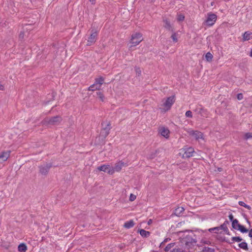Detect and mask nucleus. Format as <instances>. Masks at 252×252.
I'll return each mask as SVG.
<instances>
[{
    "label": "nucleus",
    "mask_w": 252,
    "mask_h": 252,
    "mask_svg": "<svg viewBox=\"0 0 252 252\" xmlns=\"http://www.w3.org/2000/svg\"><path fill=\"white\" fill-rule=\"evenodd\" d=\"M181 243L185 245V249L189 251L192 249V248L196 245V241L193 238V235L184 234L183 238H181Z\"/></svg>",
    "instance_id": "obj_1"
},
{
    "label": "nucleus",
    "mask_w": 252,
    "mask_h": 252,
    "mask_svg": "<svg viewBox=\"0 0 252 252\" xmlns=\"http://www.w3.org/2000/svg\"><path fill=\"white\" fill-rule=\"evenodd\" d=\"M143 40L142 34L140 33H135L131 35V39L128 45L129 50L138 45Z\"/></svg>",
    "instance_id": "obj_2"
},
{
    "label": "nucleus",
    "mask_w": 252,
    "mask_h": 252,
    "mask_svg": "<svg viewBox=\"0 0 252 252\" xmlns=\"http://www.w3.org/2000/svg\"><path fill=\"white\" fill-rule=\"evenodd\" d=\"M62 121V119L59 116H55L52 118H46L42 121L43 125H58Z\"/></svg>",
    "instance_id": "obj_3"
},
{
    "label": "nucleus",
    "mask_w": 252,
    "mask_h": 252,
    "mask_svg": "<svg viewBox=\"0 0 252 252\" xmlns=\"http://www.w3.org/2000/svg\"><path fill=\"white\" fill-rule=\"evenodd\" d=\"M105 123L103 122L102 123V126L103 128H102L100 131V136L103 138H106L108 135L109 134L110 130L111 128V124L110 122H106V125L104 126Z\"/></svg>",
    "instance_id": "obj_4"
},
{
    "label": "nucleus",
    "mask_w": 252,
    "mask_h": 252,
    "mask_svg": "<svg viewBox=\"0 0 252 252\" xmlns=\"http://www.w3.org/2000/svg\"><path fill=\"white\" fill-rule=\"evenodd\" d=\"M216 20L217 15L215 14L209 13L204 24L208 26H212L215 24Z\"/></svg>",
    "instance_id": "obj_5"
},
{
    "label": "nucleus",
    "mask_w": 252,
    "mask_h": 252,
    "mask_svg": "<svg viewBox=\"0 0 252 252\" xmlns=\"http://www.w3.org/2000/svg\"><path fill=\"white\" fill-rule=\"evenodd\" d=\"M97 170L99 171L106 172L110 175L113 174V167L109 164H103L97 167Z\"/></svg>",
    "instance_id": "obj_6"
},
{
    "label": "nucleus",
    "mask_w": 252,
    "mask_h": 252,
    "mask_svg": "<svg viewBox=\"0 0 252 252\" xmlns=\"http://www.w3.org/2000/svg\"><path fill=\"white\" fill-rule=\"evenodd\" d=\"M183 151L184 152L183 155L184 158H189L192 157L193 154L194 152V149L191 147H185L183 148Z\"/></svg>",
    "instance_id": "obj_7"
},
{
    "label": "nucleus",
    "mask_w": 252,
    "mask_h": 252,
    "mask_svg": "<svg viewBox=\"0 0 252 252\" xmlns=\"http://www.w3.org/2000/svg\"><path fill=\"white\" fill-rule=\"evenodd\" d=\"M97 37V32L96 31H92V33L88 38L87 45L91 46L94 44L96 40Z\"/></svg>",
    "instance_id": "obj_8"
},
{
    "label": "nucleus",
    "mask_w": 252,
    "mask_h": 252,
    "mask_svg": "<svg viewBox=\"0 0 252 252\" xmlns=\"http://www.w3.org/2000/svg\"><path fill=\"white\" fill-rule=\"evenodd\" d=\"M52 167L51 163H46L39 167V172L42 175H46L48 173L49 169Z\"/></svg>",
    "instance_id": "obj_9"
},
{
    "label": "nucleus",
    "mask_w": 252,
    "mask_h": 252,
    "mask_svg": "<svg viewBox=\"0 0 252 252\" xmlns=\"http://www.w3.org/2000/svg\"><path fill=\"white\" fill-rule=\"evenodd\" d=\"M189 134L192 136L196 140L199 141L200 139H203V135L202 132L197 130H190Z\"/></svg>",
    "instance_id": "obj_10"
},
{
    "label": "nucleus",
    "mask_w": 252,
    "mask_h": 252,
    "mask_svg": "<svg viewBox=\"0 0 252 252\" xmlns=\"http://www.w3.org/2000/svg\"><path fill=\"white\" fill-rule=\"evenodd\" d=\"M175 101L174 96H170L166 99L163 103V106L166 108V110H169Z\"/></svg>",
    "instance_id": "obj_11"
},
{
    "label": "nucleus",
    "mask_w": 252,
    "mask_h": 252,
    "mask_svg": "<svg viewBox=\"0 0 252 252\" xmlns=\"http://www.w3.org/2000/svg\"><path fill=\"white\" fill-rule=\"evenodd\" d=\"M195 111L198 114L200 115L202 117L207 118L208 117V112L207 110L204 109L201 106H197L195 109Z\"/></svg>",
    "instance_id": "obj_12"
},
{
    "label": "nucleus",
    "mask_w": 252,
    "mask_h": 252,
    "mask_svg": "<svg viewBox=\"0 0 252 252\" xmlns=\"http://www.w3.org/2000/svg\"><path fill=\"white\" fill-rule=\"evenodd\" d=\"M10 151H0V162L6 161L10 156Z\"/></svg>",
    "instance_id": "obj_13"
},
{
    "label": "nucleus",
    "mask_w": 252,
    "mask_h": 252,
    "mask_svg": "<svg viewBox=\"0 0 252 252\" xmlns=\"http://www.w3.org/2000/svg\"><path fill=\"white\" fill-rule=\"evenodd\" d=\"M159 133L164 137L167 139L169 137V130L165 127H160L159 128Z\"/></svg>",
    "instance_id": "obj_14"
},
{
    "label": "nucleus",
    "mask_w": 252,
    "mask_h": 252,
    "mask_svg": "<svg viewBox=\"0 0 252 252\" xmlns=\"http://www.w3.org/2000/svg\"><path fill=\"white\" fill-rule=\"evenodd\" d=\"M125 163L124 162L120 161L116 163L114 167H113V174L115 172H119L122 169V167L124 166Z\"/></svg>",
    "instance_id": "obj_15"
},
{
    "label": "nucleus",
    "mask_w": 252,
    "mask_h": 252,
    "mask_svg": "<svg viewBox=\"0 0 252 252\" xmlns=\"http://www.w3.org/2000/svg\"><path fill=\"white\" fill-rule=\"evenodd\" d=\"M252 32L249 31L245 32L242 35V39L243 41H248L252 38Z\"/></svg>",
    "instance_id": "obj_16"
},
{
    "label": "nucleus",
    "mask_w": 252,
    "mask_h": 252,
    "mask_svg": "<svg viewBox=\"0 0 252 252\" xmlns=\"http://www.w3.org/2000/svg\"><path fill=\"white\" fill-rule=\"evenodd\" d=\"M163 22L164 23V27L167 30L169 31H173L172 27L169 22V21L167 19H164Z\"/></svg>",
    "instance_id": "obj_17"
},
{
    "label": "nucleus",
    "mask_w": 252,
    "mask_h": 252,
    "mask_svg": "<svg viewBox=\"0 0 252 252\" xmlns=\"http://www.w3.org/2000/svg\"><path fill=\"white\" fill-rule=\"evenodd\" d=\"M104 78L102 77H100L95 79L94 83L97 85L98 87H101L102 84L104 83Z\"/></svg>",
    "instance_id": "obj_18"
},
{
    "label": "nucleus",
    "mask_w": 252,
    "mask_h": 252,
    "mask_svg": "<svg viewBox=\"0 0 252 252\" xmlns=\"http://www.w3.org/2000/svg\"><path fill=\"white\" fill-rule=\"evenodd\" d=\"M18 250L20 252H25L27 250V246L24 243H21L18 246Z\"/></svg>",
    "instance_id": "obj_19"
},
{
    "label": "nucleus",
    "mask_w": 252,
    "mask_h": 252,
    "mask_svg": "<svg viewBox=\"0 0 252 252\" xmlns=\"http://www.w3.org/2000/svg\"><path fill=\"white\" fill-rule=\"evenodd\" d=\"M184 210L185 209L183 207H179L175 210L174 214L176 216H180L182 214Z\"/></svg>",
    "instance_id": "obj_20"
},
{
    "label": "nucleus",
    "mask_w": 252,
    "mask_h": 252,
    "mask_svg": "<svg viewBox=\"0 0 252 252\" xmlns=\"http://www.w3.org/2000/svg\"><path fill=\"white\" fill-rule=\"evenodd\" d=\"M134 225V221L133 220H130L129 221H126L124 224V227L126 228H130L132 227Z\"/></svg>",
    "instance_id": "obj_21"
},
{
    "label": "nucleus",
    "mask_w": 252,
    "mask_h": 252,
    "mask_svg": "<svg viewBox=\"0 0 252 252\" xmlns=\"http://www.w3.org/2000/svg\"><path fill=\"white\" fill-rule=\"evenodd\" d=\"M140 234L143 237H148L150 235V233L149 231H146L144 229H140L139 230Z\"/></svg>",
    "instance_id": "obj_22"
},
{
    "label": "nucleus",
    "mask_w": 252,
    "mask_h": 252,
    "mask_svg": "<svg viewBox=\"0 0 252 252\" xmlns=\"http://www.w3.org/2000/svg\"><path fill=\"white\" fill-rule=\"evenodd\" d=\"M100 88H101L100 87H98L97 86V85H96V84H95L94 83V84L92 85L91 86H90L89 87L88 90L91 91H94L95 90H99L100 89Z\"/></svg>",
    "instance_id": "obj_23"
},
{
    "label": "nucleus",
    "mask_w": 252,
    "mask_h": 252,
    "mask_svg": "<svg viewBox=\"0 0 252 252\" xmlns=\"http://www.w3.org/2000/svg\"><path fill=\"white\" fill-rule=\"evenodd\" d=\"M174 245L175 243H172L168 244L164 248V251L166 252L171 251V249L174 247Z\"/></svg>",
    "instance_id": "obj_24"
},
{
    "label": "nucleus",
    "mask_w": 252,
    "mask_h": 252,
    "mask_svg": "<svg viewBox=\"0 0 252 252\" xmlns=\"http://www.w3.org/2000/svg\"><path fill=\"white\" fill-rule=\"evenodd\" d=\"M237 229H238L242 233H246L248 231V230L247 228L241 224L238 225V227Z\"/></svg>",
    "instance_id": "obj_25"
},
{
    "label": "nucleus",
    "mask_w": 252,
    "mask_h": 252,
    "mask_svg": "<svg viewBox=\"0 0 252 252\" xmlns=\"http://www.w3.org/2000/svg\"><path fill=\"white\" fill-rule=\"evenodd\" d=\"M229 223L228 221H225L223 224H222L219 227H220V229L223 230L224 231H228L227 227V224Z\"/></svg>",
    "instance_id": "obj_26"
},
{
    "label": "nucleus",
    "mask_w": 252,
    "mask_h": 252,
    "mask_svg": "<svg viewBox=\"0 0 252 252\" xmlns=\"http://www.w3.org/2000/svg\"><path fill=\"white\" fill-rule=\"evenodd\" d=\"M239 246L241 249L245 250H248V245L247 243L246 242H243L239 244Z\"/></svg>",
    "instance_id": "obj_27"
},
{
    "label": "nucleus",
    "mask_w": 252,
    "mask_h": 252,
    "mask_svg": "<svg viewBox=\"0 0 252 252\" xmlns=\"http://www.w3.org/2000/svg\"><path fill=\"white\" fill-rule=\"evenodd\" d=\"M213 58V56L211 53L208 52L206 53V54L205 55V58L207 61H208V62L212 61Z\"/></svg>",
    "instance_id": "obj_28"
},
{
    "label": "nucleus",
    "mask_w": 252,
    "mask_h": 252,
    "mask_svg": "<svg viewBox=\"0 0 252 252\" xmlns=\"http://www.w3.org/2000/svg\"><path fill=\"white\" fill-rule=\"evenodd\" d=\"M239 224H240L238 223V221L236 219H235L233 221H232V226L234 229H237Z\"/></svg>",
    "instance_id": "obj_29"
},
{
    "label": "nucleus",
    "mask_w": 252,
    "mask_h": 252,
    "mask_svg": "<svg viewBox=\"0 0 252 252\" xmlns=\"http://www.w3.org/2000/svg\"><path fill=\"white\" fill-rule=\"evenodd\" d=\"M238 204H239V205H240L241 206H243L245 208H247V209H248L249 210H251V206L247 205L243 201H239Z\"/></svg>",
    "instance_id": "obj_30"
},
{
    "label": "nucleus",
    "mask_w": 252,
    "mask_h": 252,
    "mask_svg": "<svg viewBox=\"0 0 252 252\" xmlns=\"http://www.w3.org/2000/svg\"><path fill=\"white\" fill-rule=\"evenodd\" d=\"M220 230V227H213V228H211L210 229H209V231L210 232H215V233H218V232Z\"/></svg>",
    "instance_id": "obj_31"
},
{
    "label": "nucleus",
    "mask_w": 252,
    "mask_h": 252,
    "mask_svg": "<svg viewBox=\"0 0 252 252\" xmlns=\"http://www.w3.org/2000/svg\"><path fill=\"white\" fill-rule=\"evenodd\" d=\"M203 252H215L214 249L208 248V247H205L204 249L203 250Z\"/></svg>",
    "instance_id": "obj_32"
},
{
    "label": "nucleus",
    "mask_w": 252,
    "mask_h": 252,
    "mask_svg": "<svg viewBox=\"0 0 252 252\" xmlns=\"http://www.w3.org/2000/svg\"><path fill=\"white\" fill-rule=\"evenodd\" d=\"M185 19V16L181 14H178L177 17V20L179 22L183 21Z\"/></svg>",
    "instance_id": "obj_33"
},
{
    "label": "nucleus",
    "mask_w": 252,
    "mask_h": 252,
    "mask_svg": "<svg viewBox=\"0 0 252 252\" xmlns=\"http://www.w3.org/2000/svg\"><path fill=\"white\" fill-rule=\"evenodd\" d=\"M232 240L235 242H239L242 240V239L240 237H233L232 238Z\"/></svg>",
    "instance_id": "obj_34"
},
{
    "label": "nucleus",
    "mask_w": 252,
    "mask_h": 252,
    "mask_svg": "<svg viewBox=\"0 0 252 252\" xmlns=\"http://www.w3.org/2000/svg\"><path fill=\"white\" fill-rule=\"evenodd\" d=\"M171 37L174 42H177L178 41V39H177V36L176 33H174L173 34H172Z\"/></svg>",
    "instance_id": "obj_35"
},
{
    "label": "nucleus",
    "mask_w": 252,
    "mask_h": 252,
    "mask_svg": "<svg viewBox=\"0 0 252 252\" xmlns=\"http://www.w3.org/2000/svg\"><path fill=\"white\" fill-rule=\"evenodd\" d=\"M96 94L98 96V97L100 98V99L101 101H103L104 96H103V94L101 92H97Z\"/></svg>",
    "instance_id": "obj_36"
},
{
    "label": "nucleus",
    "mask_w": 252,
    "mask_h": 252,
    "mask_svg": "<svg viewBox=\"0 0 252 252\" xmlns=\"http://www.w3.org/2000/svg\"><path fill=\"white\" fill-rule=\"evenodd\" d=\"M185 115L187 117L192 118V115L191 111L189 110L186 112Z\"/></svg>",
    "instance_id": "obj_37"
},
{
    "label": "nucleus",
    "mask_w": 252,
    "mask_h": 252,
    "mask_svg": "<svg viewBox=\"0 0 252 252\" xmlns=\"http://www.w3.org/2000/svg\"><path fill=\"white\" fill-rule=\"evenodd\" d=\"M135 72H136V74H137L138 76H139V75H141V70H140V68H138V67H135Z\"/></svg>",
    "instance_id": "obj_38"
},
{
    "label": "nucleus",
    "mask_w": 252,
    "mask_h": 252,
    "mask_svg": "<svg viewBox=\"0 0 252 252\" xmlns=\"http://www.w3.org/2000/svg\"><path fill=\"white\" fill-rule=\"evenodd\" d=\"M251 137H252V133H247L245 135V138L246 139H248Z\"/></svg>",
    "instance_id": "obj_39"
},
{
    "label": "nucleus",
    "mask_w": 252,
    "mask_h": 252,
    "mask_svg": "<svg viewBox=\"0 0 252 252\" xmlns=\"http://www.w3.org/2000/svg\"><path fill=\"white\" fill-rule=\"evenodd\" d=\"M136 199V196L133 194H130L129 196V200L133 201Z\"/></svg>",
    "instance_id": "obj_40"
},
{
    "label": "nucleus",
    "mask_w": 252,
    "mask_h": 252,
    "mask_svg": "<svg viewBox=\"0 0 252 252\" xmlns=\"http://www.w3.org/2000/svg\"><path fill=\"white\" fill-rule=\"evenodd\" d=\"M170 240V238H166V239H165L160 244V247H162L164 245L165 243H166V242H168Z\"/></svg>",
    "instance_id": "obj_41"
},
{
    "label": "nucleus",
    "mask_w": 252,
    "mask_h": 252,
    "mask_svg": "<svg viewBox=\"0 0 252 252\" xmlns=\"http://www.w3.org/2000/svg\"><path fill=\"white\" fill-rule=\"evenodd\" d=\"M228 217H229V219L230 220V221H233V220H234L233 219V216L232 214H229V215L228 216Z\"/></svg>",
    "instance_id": "obj_42"
},
{
    "label": "nucleus",
    "mask_w": 252,
    "mask_h": 252,
    "mask_svg": "<svg viewBox=\"0 0 252 252\" xmlns=\"http://www.w3.org/2000/svg\"><path fill=\"white\" fill-rule=\"evenodd\" d=\"M237 98L239 100H241L243 98V94H239L237 95Z\"/></svg>",
    "instance_id": "obj_43"
},
{
    "label": "nucleus",
    "mask_w": 252,
    "mask_h": 252,
    "mask_svg": "<svg viewBox=\"0 0 252 252\" xmlns=\"http://www.w3.org/2000/svg\"><path fill=\"white\" fill-rule=\"evenodd\" d=\"M24 32H21L19 34L20 38H23L24 37Z\"/></svg>",
    "instance_id": "obj_44"
},
{
    "label": "nucleus",
    "mask_w": 252,
    "mask_h": 252,
    "mask_svg": "<svg viewBox=\"0 0 252 252\" xmlns=\"http://www.w3.org/2000/svg\"><path fill=\"white\" fill-rule=\"evenodd\" d=\"M249 236L251 238H252V228L249 231Z\"/></svg>",
    "instance_id": "obj_45"
},
{
    "label": "nucleus",
    "mask_w": 252,
    "mask_h": 252,
    "mask_svg": "<svg viewBox=\"0 0 252 252\" xmlns=\"http://www.w3.org/2000/svg\"><path fill=\"white\" fill-rule=\"evenodd\" d=\"M90 2H92V4H94L95 2V0H89Z\"/></svg>",
    "instance_id": "obj_46"
},
{
    "label": "nucleus",
    "mask_w": 252,
    "mask_h": 252,
    "mask_svg": "<svg viewBox=\"0 0 252 252\" xmlns=\"http://www.w3.org/2000/svg\"><path fill=\"white\" fill-rule=\"evenodd\" d=\"M152 222V220H150L149 221H148V224H151V223Z\"/></svg>",
    "instance_id": "obj_47"
},
{
    "label": "nucleus",
    "mask_w": 252,
    "mask_h": 252,
    "mask_svg": "<svg viewBox=\"0 0 252 252\" xmlns=\"http://www.w3.org/2000/svg\"><path fill=\"white\" fill-rule=\"evenodd\" d=\"M250 56L252 57V50H251V53H250Z\"/></svg>",
    "instance_id": "obj_48"
},
{
    "label": "nucleus",
    "mask_w": 252,
    "mask_h": 252,
    "mask_svg": "<svg viewBox=\"0 0 252 252\" xmlns=\"http://www.w3.org/2000/svg\"><path fill=\"white\" fill-rule=\"evenodd\" d=\"M151 2H154L155 0H150Z\"/></svg>",
    "instance_id": "obj_49"
},
{
    "label": "nucleus",
    "mask_w": 252,
    "mask_h": 252,
    "mask_svg": "<svg viewBox=\"0 0 252 252\" xmlns=\"http://www.w3.org/2000/svg\"><path fill=\"white\" fill-rule=\"evenodd\" d=\"M252 245V243H251Z\"/></svg>",
    "instance_id": "obj_50"
}]
</instances>
